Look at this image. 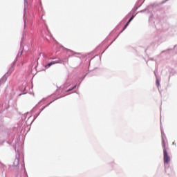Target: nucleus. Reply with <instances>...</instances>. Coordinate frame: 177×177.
I'll return each instance as SVG.
<instances>
[{"mask_svg": "<svg viewBox=\"0 0 177 177\" xmlns=\"http://www.w3.org/2000/svg\"><path fill=\"white\" fill-rule=\"evenodd\" d=\"M134 18H135V15H132L131 17L128 21V22L124 25L122 31H124V30H125V28H127V27H128V26H129V23H131V21L133 20Z\"/></svg>", "mask_w": 177, "mask_h": 177, "instance_id": "3", "label": "nucleus"}, {"mask_svg": "<svg viewBox=\"0 0 177 177\" xmlns=\"http://www.w3.org/2000/svg\"><path fill=\"white\" fill-rule=\"evenodd\" d=\"M74 88H75V86L74 87H73L72 88L68 90V92H70V91H73V89H74Z\"/></svg>", "mask_w": 177, "mask_h": 177, "instance_id": "4", "label": "nucleus"}, {"mask_svg": "<svg viewBox=\"0 0 177 177\" xmlns=\"http://www.w3.org/2000/svg\"><path fill=\"white\" fill-rule=\"evenodd\" d=\"M173 145H176V142H173Z\"/></svg>", "mask_w": 177, "mask_h": 177, "instance_id": "5", "label": "nucleus"}, {"mask_svg": "<svg viewBox=\"0 0 177 177\" xmlns=\"http://www.w3.org/2000/svg\"><path fill=\"white\" fill-rule=\"evenodd\" d=\"M63 63V61L62 59H59L57 61H52L48 64L45 66V68H49L51 66H53L54 64H59Z\"/></svg>", "mask_w": 177, "mask_h": 177, "instance_id": "2", "label": "nucleus"}, {"mask_svg": "<svg viewBox=\"0 0 177 177\" xmlns=\"http://www.w3.org/2000/svg\"><path fill=\"white\" fill-rule=\"evenodd\" d=\"M162 147L163 148V160H164V164L165 165H167L169 164L171 161V157L169 155H168V152L167 150H168V147L167 146V141L165 140L162 139Z\"/></svg>", "mask_w": 177, "mask_h": 177, "instance_id": "1", "label": "nucleus"}]
</instances>
